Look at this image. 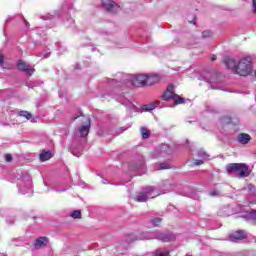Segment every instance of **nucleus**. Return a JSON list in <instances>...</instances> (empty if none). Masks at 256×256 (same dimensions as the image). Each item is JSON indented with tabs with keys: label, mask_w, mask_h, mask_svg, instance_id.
Listing matches in <instances>:
<instances>
[{
	"label": "nucleus",
	"mask_w": 256,
	"mask_h": 256,
	"mask_svg": "<svg viewBox=\"0 0 256 256\" xmlns=\"http://www.w3.org/2000/svg\"><path fill=\"white\" fill-rule=\"evenodd\" d=\"M47 243H49V238L42 236L34 241L35 249H41V247H46Z\"/></svg>",
	"instance_id": "obj_20"
},
{
	"label": "nucleus",
	"mask_w": 256,
	"mask_h": 256,
	"mask_svg": "<svg viewBox=\"0 0 256 256\" xmlns=\"http://www.w3.org/2000/svg\"><path fill=\"white\" fill-rule=\"evenodd\" d=\"M17 69L18 71H22V73L29 75V77L35 73V68L31 67V65L27 64V62L23 60H18Z\"/></svg>",
	"instance_id": "obj_13"
},
{
	"label": "nucleus",
	"mask_w": 256,
	"mask_h": 256,
	"mask_svg": "<svg viewBox=\"0 0 256 256\" xmlns=\"http://www.w3.org/2000/svg\"><path fill=\"white\" fill-rule=\"evenodd\" d=\"M158 189L160 193H169L173 191V184L169 180H164L159 184Z\"/></svg>",
	"instance_id": "obj_17"
},
{
	"label": "nucleus",
	"mask_w": 256,
	"mask_h": 256,
	"mask_svg": "<svg viewBox=\"0 0 256 256\" xmlns=\"http://www.w3.org/2000/svg\"><path fill=\"white\" fill-rule=\"evenodd\" d=\"M197 19V17L196 16H193V19L192 20H188L189 21V23H193V25H195V20Z\"/></svg>",
	"instance_id": "obj_45"
},
{
	"label": "nucleus",
	"mask_w": 256,
	"mask_h": 256,
	"mask_svg": "<svg viewBox=\"0 0 256 256\" xmlns=\"http://www.w3.org/2000/svg\"><path fill=\"white\" fill-rule=\"evenodd\" d=\"M226 171L228 175H231V173H236L239 179H243L251 175V169H249V166L245 163L229 164L226 166Z\"/></svg>",
	"instance_id": "obj_4"
},
{
	"label": "nucleus",
	"mask_w": 256,
	"mask_h": 256,
	"mask_svg": "<svg viewBox=\"0 0 256 256\" xmlns=\"http://www.w3.org/2000/svg\"><path fill=\"white\" fill-rule=\"evenodd\" d=\"M208 195H210V197H221V195H223V192H221V190L217 188H214L208 192Z\"/></svg>",
	"instance_id": "obj_29"
},
{
	"label": "nucleus",
	"mask_w": 256,
	"mask_h": 256,
	"mask_svg": "<svg viewBox=\"0 0 256 256\" xmlns=\"http://www.w3.org/2000/svg\"><path fill=\"white\" fill-rule=\"evenodd\" d=\"M87 125H82L78 128L80 137H86L89 135V129H91V119L87 118Z\"/></svg>",
	"instance_id": "obj_19"
},
{
	"label": "nucleus",
	"mask_w": 256,
	"mask_h": 256,
	"mask_svg": "<svg viewBox=\"0 0 256 256\" xmlns=\"http://www.w3.org/2000/svg\"><path fill=\"white\" fill-rule=\"evenodd\" d=\"M51 158V151H43L40 154V161H49V159Z\"/></svg>",
	"instance_id": "obj_28"
},
{
	"label": "nucleus",
	"mask_w": 256,
	"mask_h": 256,
	"mask_svg": "<svg viewBox=\"0 0 256 256\" xmlns=\"http://www.w3.org/2000/svg\"><path fill=\"white\" fill-rule=\"evenodd\" d=\"M237 75H240L241 77H247L253 73V64L251 62V56H247L245 58H242L238 66L236 67Z\"/></svg>",
	"instance_id": "obj_6"
},
{
	"label": "nucleus",
	"mask_w": 256,
	"mask_h": 256,
	"mask_svg": "<svg viewBox=\"0 0 256 256\" xmlns=\"http://www.w3.org/2000/svg\"><path fill=\"white\" fill-rule=\"evenodd\" d=\"M155 169L157 171H163L165 169H171V164H169V163L156 164Z\"/></svg>",
	"instance_id": "obj_27"
},
{
	"label": "nucleus",
	"mask_w": 256,
	"mask_h": 256,
	"mask_svg": "<svg viewBox=\"0 0 256 256\" xmlns=\"http://www.w3.org/2000/svg\"><path fill=\"white\" fill-rule=\"evenodd\" d=\"M82 149H80L78 152L75 148H73V145L71 147V153L74 154L76 157H80Z\"/></svg>",
	"instance_id": "obj_36"
},
{
	"label": "nucleus",
	"mask_w": 256,
	"mask_h": 256,
	"mask_svg": "<svg viewBox=\"0 0 256 256\" xmlns=\"http://www.w3.org/2000/svg\"><path fill=\"white\" fill-rule=\"evenodd\" d=\"M102 97H103V99H108V97H110V95L109 94H104V95H102Z\"/></svg>",
	"instance_id": "obj_52"
},
{
	"label": "nucleus",
	"mask_w": 256,
	"mask_h": 256,
	"mask_svg": "<svg viewBox=\"0 0 256 256\" xmlns=\"http://www.w3.org/2000/svg\"><path fill=\"white\" fill-rule=\"evenodd\" d=\"M254 13H256V0H253Z\"/></svg>",
	"instance_id": "obj_47"
},
{
	"label": "nucleus",
	"mask_w": 256,
	"mask_h": 256,
	"mask_svg": "<svg viewBox=\"0 0 256 256\" xmlns=\"http://www.w3.org/2000/svg\"><path fill=\"white\" fill-rule=\"evenodd\" d=\"M16 178L19 193H21V195L31 193V175L27 174V172H21V175L18 174Z\"/></svg>",
	"instance_id": "obj_5"
},
{
	"label": "nucleus",
	"mask_w": 256,
	"mask_h": 256,
	"mask_svg": "<svg viewBox=\"0 0 256 256\" xmlns=\"http://www.w3.org/2000/svg\"><path fill=\"white\" fill-rule=\"evenodd\" d=\"M243 239H247V232H245L244 230H238L230 235V241H232L233 243L243 241Z\"/></svg>",
	"instance_id": "obj_16"
},
{
	"label": "nucleus",
	"mask_w": 256,
	"mask_h": 256,
	"mask_svg": "<svg viewBox=\"0 0 256 256\" xmlns=\"http://www.w3.org/2000/svg\"><path fill=\"white\" fill-rule=\"evenodd\" d=\"M38 57H42V59H49V57H51V52H48V53H41L38 55Z\"/></svg>",
	"instance_id": "obj_39"
},
{
	"label": "nucleus",
	"mask_w": 256,
	"mask_h": 256,
	"mask_svg": "<svg viewBox=\"0 0 256 256\" xmlns=\"http://www.w3.org/2000/svg\"><path fill=\"white\" fill-rule=\"evenodd\" d=\"M173 153V149L167 144H162L152 152V157L154 159H159V157H167Z\"/></svg>",
	"instance_id": "obj_10"
},
{
	"label": "nucleus",
	"mask_w": 256,
	"mask_h": 256,
	"mask_svg": "<svg viewBox=\"0 0 256 256\" xmlns=\"http://www.w3.org/2000/svg\"><path fill=\"white\" fill-rule=\"evenodd\" d=\"M194 199H199V196L195 195Z\"/></svg>",
	"instance_id": "obj_54"
},
{
	"label": "nucleus",
	"mask_w": 256,
	"mask_h": 256,
	"mask_svg": "<svg viewBox=\"0 0 256 256\" xmlns=\"http://www.w3.org/2000/svg\"><path fill=\"white\" fill-rule=\"evenodd\" d=\"M0 256H5V254H0Z\"/></svg>",
	"instance_id": "obj_55"
},
{
	"label": "nucleus",
	"mask_w": 256,
	"mask_h": 256,
	"mask_svg": "<svg viewBox=\"0 0 256 256\" xmlns=\"http://www.w3.org/2000/svg\"><path fill=\"white\" fill-rule=\"evenodd\" d=\"M206 111H208V113H217V109L213 106H206Z\"/></svg>",
	"instance_id": "obj_38"
},
{
	"label": "nucleus",
	"mask_w": 256,
	"mask_h": 256,
	"mask_svg": "<svg viewBox=\"0 0 256 256\" xmlns=\"http://www.w3.org/2000/svg\"><path fill=\"white\" fill-rule=\"evenodd\" d=\"M146 79L147 76L143 74L134 76L123 75V78L120 81L111 79L109 80V84L116 88L121 87V85H126L127 87H145Z\"/></svg>",
	"instance_id": "obj_2"
},
{
	"label": "nucleus",
	"mask_w": 256,
	"mask_h": 256,
	"mask_svg": "<svg viewBox=\"0 0 256 256\" xmlns=\"http://www.w3.org/2000/svg\"><path fill=\"white\" fill-rule=\"evenodd\" d=\"M103 185H109V182L106 179L102 180Z\"/></svg>",
	"instance_id": "obj_49"
},
{
	"label": "nucleus",
	"mask_w": 256,
	"mask_h": 256,
	"mask_svg": "<svg viewBox=\"0 0 256 256\" xmlns=\"http://www.w3.org/2000/svg\"><path fill=\"white\" fill-rule=\"evenodd\" d=\"M19 117H24V119H26L27 121H29L30 119L33 118V115L25 110H21L18 112Z\"/></svg>",
	"instance_id": "obj_26"
},
{
	"label": "nucleus",
	"mask_w": 256,
	"mask_h": 256,
	"mask_svg": "<svg viewBox=\"0 0 256 256\" xmlns=\"http://www.w3.org/2000/svg\"><path fill=\"white\" fill-rule=\"evenodd\" d=\"M203 39H209L210 37H213V31L211 30H205L202 32Z\"/></svg>",
	"instance_id": "obj_32"
},
{
	"label": "nucleus",
	"mask_w": 256,
	"mask_h": 256,
	"mask_svg": "<svg viewBox=\"0 0 256 256\" xmlns=\"http://www.w3.org/2000/svg\"><path fill=\"white\" fill-rule=\"evenodd\" d=\"M155 256H169V252L167 249H157L154 253Z\"/></svg>",
	"instance_id": "obj_31"
},
{
	"label": "nucleus",
	"mask_w": 256,
	"mask_h": 256,
	"mask_svg": "<svg viewBox=\"0 0 256 256\" xmlns=\"http://www.w3.org/2000/svg\"><path fill=\"white\" fill-rule=\"evenodd\" d=\"M199 81H206L213 88V83H219V73L217 72H205L204 74H200L198 77Z\"/></svg>",
	"instance_id": "obj_11"
},
{
	"label": "nucleus",
	"mask_w": 256,
	"mask_h": 256,
	"mask_svg": "<svg viewBox=\"0 0 256 256\" xmlns=\"http://www.w3.org/2000/svg\"><path fill=\"white\" fill-rule=\"evenodd\" d=\"M71 11H73V2L71 0H66L62 4V7L58 13V17L61 19L64 27H75V19L71 17Z\"/></svg>",
	"instance_id": "obj_3"
},
{
	"label": "nucleus",
	"mask_w": 256,
	"mask_h": 256,
	"mask_svg": "<svg viewBox=\"0 0 256 256\" xmlns=\"http://www.w3.org/2000/svg\"><path fill=\"white\" fill-rule=\"evenodd\" d=\"M3 61H4L3 55L0 54V65H3Z\"/></svg>",
	"instance_id": "obj_46"
},
{
	"label": "nucleus",
	"mask_w": 256,
	"mask_h": 256,
	"mask_svg": "<svg viewBox=\"0 0 256 256\" xmlns=\"http://www.w3.org/2000/svg\"><path fill=\"white\" fill-rule=\"evenodd\" d=\"M218 215L220 217H229V215H231L230 208L229 207H224V208L220 209L218 211Z\"/></svg>",
	"instance_id": "obj_25"
},
{
	"label": "nucleus",
	"mask_w": 256,
	"mask_h": 256,
	"mask_svg": "<svg viewBox=\"0 0 256 256\" xmlns=\"http://www.w3.org/2000/svg\"><path fill=\"white\" fill-rule=\"evenodd\" d=\"M151 239H157L158 241H162V243H169L171 241H175V234L168 232V233H162L160 231H154V232H145L142 234H128L126 236V242L127 243H133V241H149Z\"/></svg>",
	"instance_id": "obj_1"
},
{
	"label": "nucleus",
	"mask_w": 256,
	"mask_h": 256,
	"mask_svg": "<svg viewBox=\"0 0 256 256\" xmlns=\"http://www.w3.org/2000/svg\"><path fill=\"white\" fill-rule=\"evenodd\" d=\"M194 165L196 166L203 165V160H195Z\"/></svg>",
	"instance_id": "obj_44"
},
{
	"label": "nucleus",
	"mask_w": 256,
	"mask_h": 256,
	"mask_svg": "<svg viewBox=\"0 0 256 256\" xmlns=\"http://www.w3.org/2000/svg\"><path fill=\"white\" fill-rule=\"evenodd\" d=\"M6 223H8L9 225H13V223H15V217L13 216H8L6 218Z\"/></svg>",
	"instance_id": "obj_37"
},
{
	"label": "nucleus",
	"mask_w": 256,
	"mask_h": 256,
	"mask_svg": "<svg viewBox=\"0 0 256 256\" xmlns=\"http://www.w3.org/2000/svg\"><path fill=\"white\" fill-rule=\"evenodd\" d=\"M102 7L108 13L112 14L119 13V11H121V7L113 0H102Z\"/></svg>",
	"instance_id": "obj_12"
},
{
	"label": "nucleus",
	"mask_w": 256,
	"mask_h": 256,
	"mask_svg": "<svg viewBox=\"0 0 256 256\" xmlns=\"http://www.w3.org/2000/svg\"><path fill=\"white\" fill-rule=\"evenodd\" d=\"M211 61H217V56L212 55V57H211Z\"/></svg>",
	"instance_id": "obj_50"
},
{
	"label": "nucleus",
	"mask_w": 256,
	"mask_h": 256,
	"mask_svg": "<svg viewBox=\"0 0 256 256\" xmlns=\"http://www.w3.org/2000/svg\"><path fill=\"white\" fill-rule=\"evenodd\" d=\"M159 81H161V78L157 74L146 75V86L156 85Z\"/></svg>",
	"instance_id": "obj_22"
},
{
	"label": "nucleus",
	"mask_w": 256,
	"mask_h": 256,
	"mask_svg": "<svg viewBox=\"0 0 256 256\" xmlns=\"http://www.w3.org/2000/svg\"><path fill=\"white\" fill-rule=\"evenodd\" d=\"M5 161L7 163H11V161H13V156L11 154H6L5 155Z\"/></svg>",
	"instance_id": "obj_40"
},
{
	"label": "nucleus",
	"mask_w": 256,
	"mask_h": 256,
	"mask_svg": "<svg viewBox=\"0 0 256 256\" xmlns=\"http://www.w3.org/2000/svg\"><path fill=\"white\" fill-rule=\"evenodd\" d=\"M23 21H24V23H25L27 29H29V22H27V20H25L24 18H23Z\"/></svg>",
	"instance_id": "obj_48"
},
{
	"label": "nucleus",
	"mask_w": 256,
	"mask_h": 256,
	"mask_svg": "<svg viewBox=\"0 0 256 256\" xmlns=\"http://www.w3.org/2000/svg\"><path fill=\"white\" fill-rule=\"evenodd\" d=\"M46 20L55 21V16L48 15V16H46Z\"/></svg>",
	"instance_id": "obj_43"
},
{
	"label": "nucleus",
	"mask_w": 256,
	"mask_h": 256,
	"mask_svg": "<svg viewBox=\"0 0 256 256\" xmlns=\"http://www.w3.org/2000/svg\"><path fill=\"white\" fill-rule=\"evenodd\" d=\"M112 98L115 99L121 105H124L125 108L129 109L130 111H137V106L133 101L129 100V98L125 97V94H114Z\"/></svg>",
	"instance_id": "obj_9"
},
{
	"label": "nucleus",
	"mask_w": 256,
	"mask_h": 256,
	"mask_svg": "<svg viewBox=\"0 0 256 256\" xmlns=\"http://www.w3.org/2000/svg\"><path fill=\"white\" fill-rule=\"evenodd\" d=\"M237 143L240 145H249L251 143V135L247 133H239L236 138Z\"/></svg>",
	"instance_id": "obj_18"
},
{
	"label": "nucleus",
	"mask_w": 256,
	"mask_h": 256,
	"mask_svg": "<svg viewBox=\"0 0 256 256\" xmlns=\"http://www.w3.org/2000/svg\"><path fill=\"white\" fill-rule=\"evenodd\" d=\"M162 219L159 217H156L154 219L151 220V223L153 225V227H159V223H161Z\"/></svg>",
	"instance_id": "obj_35"
},
{
	"label": "nucleus",
	"mask_w": 256,
	"mask_h": 256,
	"mask_svg": "<svg viewBox=\"0 0 256 256\" xmlns=\"http://www.w3.org/2000/svg\"><path fill=\"white\" fill-rule=\"evenodd\" d=\"M129 169L130 171H141V169L145 170V158H143L142 156H139L136 162H132L129 165Z\"/></svg>",
	"instance_id": "obj_15"
},
{
	"label": "nucleus",
	"mask_w": 256,
	"mask_h": 256,
	"mask_svg": "<svg viewBox=\"0 0 256 256\" xmlns=\"http://www.w3.org/2000/svg\"><path fill=\"white\" fill-rule=\"evenodd\" d=\"M141 135L142 139H149V137H151V133L145 127H141Z\"/></svg>",
	"instance_id": "obj_30"
},
{
	"label": "nucleus",
	"mask_w": 256,
	"mask_h": 256,
	"mask_svg": "<svg viewBox=\"0 0 256 256\" xmlns=\"http://www.w3.org/2000/svg\"><path fill=\"white\" fill-rule=\"evenodd\" d=\"M58 51H59L60 55H63V53H65V51H67V49L59 46Z\"/></svg>",
	"instance_id": "obj_42"
},
{
	"label": "nucleus",
	"mask_w": 256,
	"mask_h": 256,
	"mask_svg": "<svg viewBox=\"0 0 256 256\" xmlns=\"http://www.w3.org/2000/svg\"><path fill=\"white\" fill-rule=\"evenodd\" d=\"M244 191L247 194V201L248 203H250L251 205H256V189L255 186H253L252 184H248L246 188H244Z\"/></svg>",
	"instance_id": "obj_14"
},
{
	"label": "nucleus",
	"mask_w": 256,
	"mask_h": 256,
	"mask_svg": "<svg viewBox=\"0 0 256 256\" xmlns=\"http://www.w3.org/2000/svg\"><path fill=\"white\" fill-rule=\"evenodd\" d=\"M159 107V102H152L150 104H146L142 106V111L147 112V111H153V109H157Z\"/></svg>",
	"instance_id": "obj_24"
},
{
	"label": "nucleus",
	"mask_w": 256,
	"mask_h": 256,
	"mask_svg": "<svg viewBox=\"0 0 256 256\" xmlns=\"http://www.w3.org/2000/svg\"><path fill=\"white\" fill-rule=\"evenodd\" d=\"M244 219L246 221H251L254 225H256V210H250L244 214Z\"/></svg>",
	"instance_id": "obj_23"
},
{
	"label": "nucleus",
	"mask_w": 256,
	"mask_h": 256,
	"mask_svg": "<svg viewBox=\"0 0 256 256\" xmlns=\"http://www.w3.org/2000/svg\"><path fill=\"white\" fill-rule=\"evenodd\" d=\"M81 115H83V114H78V115H76L74 118H73V121H75V119H79V117H81Z\"/></svg>",
	"instance_id": "obj_51"
},
{
	"label": "nucleus",
	"mask_w": 256,
	"mask_h": 256,
	"mask_svg": "<svg viewBox=\"0 0 256 256\" xmlns=\"http://www.w3.org/2000/svg\"><path fill=\"white\" fill-rule=\"evenodd\" d=\"M224 65L227 67V69L234 71V73L237 71L238 64L233 58L224 59Z\"/></svg>",
	"instance_id": "obj_21"
},
{
	"label": "nucleus",
	"mask_w": 256,
	"mask_h": 256,
	"mask_svg": "<svg viewBox=\"0 0 256 256\" xmlns=\"http://www.w3.org/2000/svg\"><path fill=\"white\" fill-rule=\"evenodd\" d=\"M222 123H231V118L228 116H224L221 118Z\"/></svg>",
	"instance_id": "obj_41"
},
{
	"label": "nucleus",
	"mask_w": 256,
	"mask_h": 256,
	"mask_svg": "<svg viewBox=\"0 0 256 256\" xmlns=\"http://www.w3.org/2000/svg\"><path fill=\"white\" fill-rule=\"evenodd\" d=\"M70 217H72V219H81V210H75Z\"/></svg>",
	"instance_id": "obj_34"
},
{
	"label": "nucleus",
	"mask_w": 256,
	"mask_h": 256,
	"mask_svg": "<svg viewBox=\"0 0 256 256\" xmlns=\"http://www.w3.org/2000/svg\"><path fill=\"white\" fill-rule=\"evenodd\" d=\"M163 101H173V105L170 107H175V105H181L185 103V98H181L179 95L175 94V86L169 84L165 92L162 95Z\"/></svg>",
	"instance_id": "obj_7"
},
{
	"label": "nucleus",
	"mask_w": 256,
	"mask_h": 256,
	"mask_svg": "<svg viewBox=\"0 0 256 256\" xmlns=\"http://www.w3.org/2000/svg\"><path fill=\"white\" fill-rule=\"evenodd\" d=\"M197 155L200 159H207L209 157V154H207V152H205L204 150H199L197 152Z\"/></svg>",
	"instance_id": "obj_33"
},
{
	"label": "nucleus",
	"mask_w": 256,
	"mask_h": 256,
	"mask_svg": "<svg viewBox=\"0 0 256 256\" xmlns=\"http://www.w3.org/2000/svg\"><path fill=\"white\" fill-rule=\"evenodd\" d=\"M120 129L122 130V132L127 130V128L125 127H121Z\"/></svg>",
	"instance_id": "obj_53"
},
{
	"label": "nucleus",
	"mask_w": 256,
	"mask_h": 256,
	"mask_svg": "<svg viewBox=\"0 0 256 256\" xmlns=\"http://www.w3.org/2000/svg\"><path fill=\"white\" fill-rule=\"evenodd\" d=\"M158 195H161V193L156 192L155 188L149 186L137 194L136 201H138V203H145L149 201V199H155Z\"/></svg>",
	"instance_id": "obj_8"
}]
</instances>
